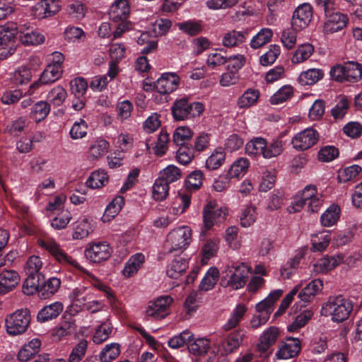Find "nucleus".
I'll list each match as a JSON object with an SVG mask.
<instances>
[{
	"instance_id": "obj_3",
	"label": "nucleus",
	"mask_w": 362,
	"mask_h": 362,
	"mask_svg": "<svg viewBox=\"0 0 362 362\" xmlns=\"http://www.w3.org/2000/svg\"><path fill=\"white\" fill-rule=\"evenodd\" d=\"M352 310V302L339 295L328 298L322 307L321 314L326 317L330 316L332 322L339 323L347 320Z\"/></svg>"
},
{
	"instance_id": "obj_10",
	"label": "nucleus",
	"mask_w": 362,
	"mask_h": 362,
	"mask_svg": "<svg viewBox=\"0 0 362 362\" xmlns=\"http://www.w3.org/2000/svg\"><path fill=\"white\" fill-rule=\"evenodd\" d=\"M325 20L322 25V32L325 35L333 34L345 28L349 22L346 14L338 11H330L325 13Z\"/></svg>"
},
{
	"instance_id": "obj_62",
	"label": "nucleus",
	"mask_w": 362,
	"mask_h": 362,
	"mask_svg": "<svg viewBox=\"0 0 362 362\" xmlns=\"http://www.w3.org/2000/svg\"><path fill=\"white\" fill-rule=\"evenodd\" d=\"M193 337L194 334L189 330L186 329L170 338L168 341V344L170 348L179 349L185 344L188 346Z\"/></svg>"
},
{
	"instance_id": "obj_6",
	"label": "nucleus",
	"mask_w": 362,
	"mask_h": 362,
	"mask_svg": "<svg viewBox=\"0 0 362 362\" xmlns=\"http://www.w3.org/2000/svg\"><path fill=\"white\" fill-rule=\"evenodd\" d=\"M228 215V210L225 207H218L214 202H209L203 210L204 228L200 233V239L206 235L207 230L214 226L218 225L224 221Z\"/></svg>"
},
{
	"instance_id": "obj_53",
	"label": "nucleus",
	"mask_w": 362,
	"mask_h": 362,
	"mask_svg": "<svg viewBox=\"0 0 362 362\" xmlns=\"http://www.w3.org/2000/svg\"><path fill=\"white\" fill-rule=\"evenodd\" d=\"M273 32L270 28L261 29L250 40V46L253 49H258L271 41Z\"/></svg>"
},
{
	"instance_id": "obj_24",
	"label": "nucleus",
	"mask_w": 362,
	"mask_h": 362,
	"mask_svg": "<svg viewBox=\"0 0 362 362\" xmlns=\"http://www.w3.org/2000/svg\"><path fill=\"white\" fill-rule=\"evenodd\" d=\"M129 11V4L127 0H117L110 6V18L115 22L126 21Z\"/></svg>"
},
{
	"instance_id": "obj_37",
	"label": "nucleus",
	"mask_w": 362,
	"mask_h": 362,
	"mask_svg": "<svg viewBox=\"0 0 362 362\" xmlns=\"http://www.w3.org/2000/svg\"><path fill=\"white\" fill-rule=\"evenodd\" d=\"M14 33L8 28L0 29V55L7 57L11 54Z\"/></svg>"
},
{
	"instance_id": "obj_32",
	"label": "nucleus",
	"mask_w": 362,
	"mask_h": 362,
	"mask_svg": "<svg viewBox=\"0 0 362 362\" xmlns=\"http://www.w3.org/2000/svg\"><path fill=\"white\" fill-rule=\"evenodd\" d=\"M340 214L341 209L339 205H330L320 216L321 225L327 228L334 226L339 220Z\"/></svg>"
},
{
	"instance_id": "obj_2",
	"label": "nucleus",
	"mask_w": 362,
	"mask_h": 362,
	"mask_svg": "<svg viewBox=\"0 0 362 362\" xmlns=\"http://www.w3.org/2000/svg\"><path fill=\"white\" fill-rule=\"evenodd\" d=\"M250 267L243 262H228L222 271L221 285L224 288L238 290L246 284Z\"/></svg>"
},
{
	"instance_id": "obj_42",
	"label": "nucleus",
	"mask_w": 362,
	"mask_h": 362,
	"mask_svg": "<svg viewBox=\"0 0 362 362\" xmlns=\"http://www.w3.org/2000/svg\"><path fill=\"white\" fill-rule=\"evenodd\" d=\"M219 277V270L215 267H210L202 279L199 288L200 291H209L213 289Z\"/></svg>"
},
{
	"instance_id": "obj_1",
	"label": "nucleus",
	"mask_w": 362,
	"mask_h": 362,
	"mask_svg": "<svg viewBox=\"0 0 362 362\" xmlns=\"http://www.w3.org/2000/svg\"><path fill=\"white\" fill-rule=\"evenodd\" d=\"M37 243L41 247L47 250L52 256H54L59 263L62 264L70 265L86 274L88 276V281L91 285L95 288L105 293V296L108 300V302L111 306L112 308L117 306V300L111 289L103 284L93 274H90L89 272L82 267L76 259L64 252V251L61 248L60 245L53 238L49 237L40 238L37 240Z\"/></svg>"
},
{
	"instance_id": "obj_26",
	"label": "nucleus",
	"mask_w": 362,
	"mask_h": 362,
	"mask_svg": "<svg viewBox=\"0 0 362 362\" xmlns=\"http://www.w3.org/2000/svg\"><path fill=\"white\" fill-rule=\"evenodd\" d=\"M145 262V256L142 253L132 255L125 263L122 274L126 278L134 276L141 268Z\"/></svg>"
},
{
	"instance_id": "obj_59",
	"label": "nucleus",
	"mask_w": 362,
	"mask_h": 362,
	"mask_svg": "<svg viewBox=\"0 0 362 362\" xmlns=\"http://www.w3.org/2000/svg\"><path fill=\"white\" fill-rule=\"evenodd\" d=\"M62 74V69L48 64L40 76V82L42 84L54 83L61 77Z\"/></svg>"
},
{
	"instance_id": "obj_29",
	"label": "nucleus",
	"mask_w": 362,
	"mask_h": 362,
	"mask_svg": "<svg viewBox=\"0 0 362 362\" xmlns=\"http://www.w3.org/2000/svg\"><path fill=\"white\" fill-rule=\"evenodd\" d=\"M250 165V160L247 158H238L232 163L228 170L227 175L229 178L240 179L246 175Z\"/></svg>"
},
{
	"instance_id": "obj_5",
	"label": "nucleus",
	"mask_w": 362,
	"mask_h": 362,
	"mask_svg": "<svg viewBox=\"0 0 362 362\" xmlns=\"http://www.w3.org/2000/svg\"><path fill=\"white\" fill-rule=\"evenodd\" d=\"M192 231L189 226H183L172 230L167 235L168 252L182 253L192 242Z\"/></svg>"
},
{
	"instance_id": "obj_33",
	"label": "nucleus",
	"mask_w": 362,
	"mask_h": 362,
	"mask_svg": "<svg viewBox=\"0 0 362 362\" xmlns=\"http://www.w3.org/2000/svg\"><path fill=\"white\" fill-rule=\"evenodd\" d=\"M188 268V262L184 257L173 259L166 269V274L171 279H177Z\"/></svg>"
},
{
	"instance_id": "obj_49",
	"label": "nucleus",
	"mask_w": 362,
	"mask_h": 362,
	"mask_svg": "<svg viewBox=\"0 0 362 362\" xmlns=\"http://www.w3.org/2000/svg\"><path fill=\"white\" fill-rule=\"evenodd\" d=\"M305 189L310 191L309 194L312 195L306 200L308 210L312 212H317L323 204L322 194L317 192V188L314 185H308L305 187Z\"/></svg>"
},
{
	"instance_id": "obj_63",
	"label": "nucleus",
	"mask_w": 362,
	"mask_h": 362,
	"mask_svg": "<svg viewBox=\"0 0 362 362\" xmlns=\"http://www.w3.org/2000/svg\"><path fill=\"white\" fill-rule=\"evenodd\" d=\"M361 170V167L358 165H350L339 170L338 179L340 182L343 183L352 181L358 177Z\"/></svg>"
},
{
	"instance_id": "obj_41",
	"label": "nucleus",
	"mask_w": 362,
	"mask_h": 362,
	"mask_svg": "<svg viewBox=\"0 0 362 362\" xmlns=\"http://www.w3.org/2000/svg\"><path fill=\"white\" fill-rule=\"evenodd\" d=\"M226 160V153L222 148H216L206 158L205 167L209 170H214L221 167Z\"/></svg>"
},
{
	"instance_id": "obj_60",
	"label": "nucleus",
	"mask_w": 362,
	"mask_h": 362,
	"mask_svg": "<svg viewBox=\"0 0 362 362\" xmlns=\"http://www.w3.org/2000/svg\"><path fill=\"white\" fill-rule=\"evenodd\" d=\"M293 95V88L291 85H284L270 98L269 101L273 105H279L290 99Z\"/></svg>"
},
{
	"instance_id": "obj_9",
	"label": "nucleus",
	"mask_w": 362,
	"mask_h": 362,
	"mask_svg": "<svg viewBox=\"0 0 362 362\" xmlns=\"http://www.w3.org/2000/svg\"><path fill=\"white\" fill-rule=\"evenodd\" d=\"M112 250L106 241L89 243L84 250V255L90 263L98 264L107 260Z\"/></svg>"
},
{
	"instance_id": "obj_23",
	"label": "nucleus",
	"mask_w": 362,
	"mask_h": 362,
	"mask_svg": "<svg viewBox=\"0 0 362 362\" xmlns=\"http://www.w3.org/2000/svg\"><path fill=\"white\" fill-rule=\"evenodd\" d=\"M33 16L38 19H42L54 15L57 11L55 0H41L33 8Z\"/></svg>"
},
{
	"instance_id": "obj_20",
	"label": "nucleus",
	"mask_w": 362,
	"mask_h": 362,
	"mask_svg": "<svg viewBox=\"0 0 362 362\" xmlns=\"http://www.w3.org/2000/svg\"><path fill=\"white\" fill-rule=\"evenodd\" d=\"M246 337L245 331L239 329L230 333L223 341L222 347L225 354H230L238 349Z\"/></svg>"
},
{
	"instance_id": "obj_12",
	"label": "nucleus",
	"mask_w": 362,
	"mask_h": 362,
	"mask_svg": "<svg viewBox=\"0 0 362 362\" xmlns=\"http://www.w3.org/2000/svg\"><path fill=\"white\" fill-rule=\"evenodd\" d=\"M313 18V8L310 4L304 3L299 5L292 16V27L301 30L308 26Z\"/></svg>"
},
{
	"instance_id": "obj_58",
	"label": "nucleus",
	"mask_w": 362,
	"mask_h": 362,
	"mask_svg": "<svg viewBox=\"0 0 362 362\" xmlns=\"http://www.w3.org/2000/svg\"><path fill=\"white\" fill-rule=\"evenodd\" d=\"M172 26V21L167 18L157 19L151 23L150 32L154 37H160L166 35Z\"/></svg>"
},
{
	"instance_id": "obj_25",
	"label": "nucleus",
	"mask_w": 362,
	"mask_h": 362,
	"mask_svg": "<svg viewBox=\"0 0 362 362\" xmlns=\"http://www.w3.org/2000/svg\"><path fill=\"white\" fill-rule=\"evenodd\" d=\"M93 231V225L91 221L86 216H82L74 223L72 238L74 240H81L88 237Z\"/></svg>"
},
{
	"instance_id": "obj_30",
	"label": "nucleus",
	"mask_w": 362,
	"mask_h": 362,
	"mask_svg": "<svg viewBox=\"0 0 362 362\" xmlns=\"http://www.w3.org/2000/svg\"><path fill=\"white\" fill-rule=\"evenodd\" d=\"M41 346V341L35 338L25 344L18 351V359L21 362H27L37 354Z\"/></svg>"
},
{
	"instance_id": "obj_61",
	"label": "nucleus",
	"mask_w": 362,
	"mask_h": 362,
	"mask_svg": "<svg viewBox=\"0 0 362 362\" xmlns=\"http://www.w3.org/2000/svg\"><path fill=\"white\" fill-rule=\"evenodd\" d=\"M224 240L228 247L233 250H238L241 246V240L236 226H230L226 230Z\"/></svg>"
},
{
	"instance_id": "obj_38",
	"label": "nucleus",
	"mask_w": 362,
	"mask_h": 362,
	"mask_svg": "<svg viewBox=\"0 0 362 362\" xmlns=\"http://www.w3.org/2000/svg\"><path fill=\"white\" fill-rule=\"evenodd\" d=\"M124 204V199L122 196H117L107 206L101 218L103 222L106 223L113 219L121 211Z\"/></svg>"
},
{
	"instance_id": "obj_8",
	"label": "nucleus",
	"mask_w": 362,
	"mask_h": 362,
	"mask_svg": "<svg viewBox=\"0 0 362 362\" xmlns=\"http://www.w3.org/2000/svg\"><path fill=\"white\" fill-rule=\"evenodd\" d=\"M173 303V298L168 296H160L150 300L146 309V315L153 320H161L170 313V308Z\"/></svg>"
},
{
	"instance_id": "obj_40",
	"label": "nucleus",
	"mask_w": 362,
	"mask_h": 362,
	"mask_svg": "<svg viewBox=\"0 0 362 362\" xmlns=\"http://www.w3.org/2000/svg\"><path fill=\"white\" fill-rule=\"evenodd\" d=\"M109 181V176L104 170H96L90 173L86 180V185L91 189H99L105 186Z\"/></svg>"
},
{
	"instance_id": "obj_11",
	"label": "nucleus",
	"mask_w": 362,
	"mask_h": 362,
	"mask_svg": "<svg viewBox=\"0 0 362 362\" xmlns=\"http://www.w3.org/2000/svg\"><path fill=\"white\" fill-rule=\"evenodd\" d=\"M319 139L318 132L313 128H307L296 134L291 144L297 151H306L315 145Z\"/></svg>"
},
{
	"instance_id": "obj_44",
	"label": "nucleus",
	"mask_w": 362,
	"mask_h": 362,
	"mask_svg": "<svg viewBox=\"0 0 362 362\" xmlns=\"http://www.w3.org/2000/svg\"><path fill=\"white\" fill-rule=\"evenodd\" d=\"M121 353L119 344L112 342L106 344L99 354V359L101 362H112L115 360Z\"/></svg>"
},
{
	"instance_id": "obj_14",
	"label": "nucleus",
	"mask_w": 362,
	"mask_h": 362,
	"mask_svg": "<svg viewBox=\"0 0 362 362\" xmlns=\"http://www.w3.org/2000/svg\"><path fill=\"white\" fill-rule=\"evenodd\" d=\"M301 349V342L298 338L288 337L279 346L276 356L279 359H290L298 355Z\"/></svg>"
},
{
	"instance_id": "obj_35",
	"label": "nucleus",
	"mask_w": 362,
	"mask_h": 362,
	"mask_svg": "<svg viewBox=\"0 0 362 362\" xmlns=\"http://www.w3.org/2000/svg\"><path fill=\"white\" fill-rule=\"evenodd\" d=\"M313 316V312L310 309H305L300 311L293 319V321L287 326L289 332H297L305 327Z\"/></svg>"
},
{
	"instance_id": "obj_18",
	"label": "nucleus",
	"mask_w": 362,
	"mask_h": 362,
	"mask_svg": "<svg viewBox=\"0 0 362 362\" xmlns=\"http://www.w3.org/2000/svg\"><path fill=\"white\" fill-rule=\"evenodd\" d=\"M76 325L74 318L70 315L65 314L61 322L53 331V336L58 340L74 334Z\"/></svg>"
},
{
	"instance_id": "obj_54",
	"label": "nucleus",
	"mask_w": 362,
	"mask_h": 362,
	"mask_svg": "<svg viewBox=\"0 0 362 362\" xmlns=\"http://www.w3.org/2000/svg\"><path fill=\"white\" fill-rule=\"evenodd\" d=\"M346 81L356 82L362 76V66L358 62L349 61L345 62Z\"/></svg>"
},
{
	"instance_id": "obj_13",
	"label": "nucleus",
	"mask_w": 362,
	"mask_h": 362,
	"mask_svg": "<svg viewBox=\"0 0 362 362\" xmlns=\"http://www.w3.org/2000/svg\"><path fill=\"white\" fill-rule=\"evenodd\" d=\"M180 77L174 72L163 73L156 82L155 88L160 94H170L177 90Z\"/></svg>"
},
{
	"instance_id": "obj_57",
	"label": "nucleus",
	"mask_w": 362,
	"mask_h": 362,
	"mask_svg": "<svg viewBox=\"0 0 362 362\" xmlns=\"http://www.w3.org/2000/svg\"><path fill=\"white\" fill-rule=\"evenodd\" d=\"M66 90L60 86L53 88L47 94L48 103L53 106L58 107L63 104L66 98Z\"/></svg>"
},
{
	"instance_id": "obj_48",
	"label": "nucleus",
	"mask_w": 362,
	"mask_h": 362,
	"mask_svg": "<svg viewBox=\"0 0 362 362\" xmlns=\"http://www.w3.org/2000/svg\"><path fill=\"white\" fill-rule=\"evenodd\" d=\"M314 52V47L310 43H304L298 47L293 53L291 61L293 64H300L308 59Z\"/></svg>"
},
{
	"instance_id": "obj_47",
	"label": "nucleus",
	"mask_w": 362,
	"mask_h": 362,
	"mask_svg": "<svg viewBox=\"0 0 362 362\" xmlns=\"http://www.w3.org/2000/svg\"><path fill=\"white\" fill-rule=\"evenodd\" d=\"M113 327L112 324L105 321L98 325L93 335V341L95 344H100L107 340L112 334Z\"/></svg>"
},
{
	"instance_id": "obj_46",
	"label": "nucleus",
	"mask_w": 362,
	"mask_h": 362,
	"mask_svg": "<svg viewBox=\"0 0 362 362\" xmlns=\"http://www.w3.org/2000/svg\"><path fill=\"white\" fill-rule=\"evenodd\" d=\"M266 147V139L263 137H254L245 144V153L252 157L263 155L264 148Z\"/></svg>"
},
{
	"instance_id": "obj_17",
	"label": "nucleus",
	"mask_w": 362,
	"mask_h": 362,
	"mask_svg": "<svg viewBox=\"0 0 362 362\" xmlns=\"http://www.w3.org/2000/svg\"><path fill=\"white\" fill-rule=\"evenodd\" d=\"M64 305L56 301L42 308L37 313V320L43 323L57 318L63 311Z\"/></svg>"
},
{
	"instance_id": "obj_52",
	"label": "nucleus",
	"mask_w": 362,
	"mask_h": 362,
	"mask_svg": "<svg viewBox=\"0 0 362 362\" xmlns=\"http://www.w3.org/2000/svg\"><path fill=\"white\" fill-rule=\"evenodd\" d=\"M240 223L242 227L251 226L257 219L256 207L253 205H247L242 209L239 216Z\"/></svg>"
},
{
	"instance_id": "obj_51",
	"label": "nucleus",
	"mask_w": 362,
	"mask_h": 362,
	"mask_svg": "<svg viewBox=\"0 0 362 362\" xmlns=\"http://www.w3.org/2000/svg\"><path fill=\"white\" fill-rule=\"evenodd\" d=\"M324 73L320 69H310L302 72L298 76L301 85H313L322 78Z\"/></svg>"
},
{
	"instance_id": "obj_50",
	"label": "nucleus",
	"mask_w": 362,
	"mask_h": 362,
	"mask_svg": "<svg viewBox=\"0 0 362 362\" xmlns=\"http://www.w3.org/2000/svg\"><path fill=\"white\" fill-rule=\"evenodd\" d=\"M285 143L279 139H273L270 143L266 141V147L264 148L262 157L270 159L281 155L284 151Z\"/></svg>"
},
{
	"instance_id": "obj_27",
	"label": "nucleus",
	"mask_w": 362,
	"mask_h": 362,
	"mask_svg": "<svg viewBox=\"0 0 362 362\" xmlns=\"http://www.w3.org/2000/svg\"><path fill=\"white\" fill-rule=\"evenodd\" d=\"M323 288V282L320 279H315L306 285V286L298 293V298L305 303L313 300L316 295Z\"/></svg>"
},
{
	"instance_id": "obj_22",
	"label": "nucleus",
	"mask_w": 362,
	"mask_h": 362,
	"mask_svg": "<svg viewBox=\"0 0 362 362\" xmlns=\"http://www.w3.org/2000/svg\"><path fill=\"white\" fill-rule=\"evenodd\" d=\"M19 280V275L16 271L4 269L0 273V294L12 291Z\"/></svg>"
},
{
	"instance_id": "obj_55",
	"label": "nucleus",
	"mask_w": 362,
	"mask_h": 362,
	"mask_svg": "<svg viewBox=\"0 0 362 362\" xmlns=\"http://www.w3.org/2000/svg\"><path fill=\"white\" fill-rule=\"evenodd\" d=\"M181 175V171L177 166L169 165L160 171L158 177L169 185L180 180Z\"/></svg>"
},
{
	"instance_id": "obj_39",
	"label": "nucleus",
	"mask_w": 362,
	"mask_h": 362,
	"mask_svg": "<svg viewBox=\"0 0 362 362\" xmlns=\"http://www.w3.org/2000/svg\"><path fill=\"white\" fill-rule=\"evenodd\" d=\"M246 40V33L235 30L225 33L222 38V45L225 47H238Z\"/></svg>"
},
{
	"instance_id": "obj_31",
	"label": "nucleus",
	"mask_w": 362,
	"mask_h": 362,
	"mask_svg": "<svg viewBox=\"0 0 362 362\" xmlns=\"http://www.w3.org/2000/svg\"><path fill=\"white\" fill-rule=\"evenodd\" d=\"M247 308L244 304H237L232 310L227 322L223 325L224 331H229L238 327L243 319Z\"/></svg>"
},
{
	"instance_id": "obj_56",
	"label": "nucleus",
	"mask_w": 362,
	"mask_h": 362,
	"mask_svg": "<svg viewBox=\"0 0 362 362\" xmlns=\"http://www.w3.org/2000/svg\"><path fill=\"white\" fill-rule=\"evenodd\" d=\"M43 267V262L39 256H30L25 265V272L27 275H37L38 276H43L41 269Z\"/></svg>"
},
{
	"instance_id": "obj_28",
	"label": "nucleus",
	"mask_w": 362,
	"mask_h": 362,
	"mask_svg": "<svg viewBox=\"0 0 362 362\" xmlns=\"http://www.w3.org/2000/svg\"><path fill=\"white\" fill-rule=\"evenodd\" d=\"M282 294V289H276L271 291L267 298L257 304V313L259 314L263 313H268V316H270L274 310V303L280 298Z\"/></svg>"
},
{
	"instance_id": "obj_16",
	"label": "nucleus",
	"mask_w": 362,
	"mask_h": 362,
	"mask_svg": "<svg viewBox=\"0 0 362 362\" xmlns=\"http://www.w3.org/2000/svg\"><path fill=\"white\" fill-rule=\"evenodd\" d=\"M188 349L191 354L198 358L205 357L209 353L216 354L212 349L211 341L206 337L194 339L193 337L189 342Z\"/></svg>"
},
{
	"instance_id": "obj_43",
	"label": "nucleus",
	"mask_w": 362,
	"mask_h": 362,
	"mask_svg": "<svg viewBox=\"0 0 362 362\" xmlns=\"http://www.w3.org/2000/svg\"><path fill=\"white\" fill-rule=\"evenodd\" d=\"M220 240L218 237L206 239L202 247V262L215 257L219 250Z\"/></svg>"
},
{
	"instance_id": "obj_36",
	"label": "nucleus",
	"mask_w": 362,
	"mask_h": 362,
	"mask_svg": "<svg viewBox=\"0 0 362 362\" xmlns=\"http://www.w3.org/2000/svg\"><path fill=\"white\" fill-rule=\"evenodd\" d=\"M259 96L258 90L249 88L238 98L237 105L240 109H247L257 103Z\"/></svg>"
},
{
	"instance_id": "obj_34",
	"label": "nucleus",
	"mask_w": 362,
	"mask_h": 362,
	"mask_svg": "<svg viewBox=\"0 0 362 362\" xmlns=\"http://www.w3.org/2000/svg\"><path fill=\"white\" fill-rule=\"evenodd\" d=\"M331 240V232L323 230L313 234L311 237L312 250L313 252H322L329 245Z\"/></svg>"
},
{
	"instance_id": "obj_4",
	"label": "nucleus",
	"mask_w": 362,
	"mask_h": 362,
	"mask_svg": "<svg viewBox=\"0 0 362 362\" xmlns=\"http://www.w3.org/2000/svg\"><path fill=\"white\" fill-rule=\"evenodd\" d=\"M30 314L28 309H18L7 315L5 317L6 333L10 336H18L24 334L30 324Z\"/></svg>"
},
{
	"instance_id": "obj_21",
	"label": "nucleus",
	"mask_w": 362,
	"mask_h": 362,
	"mask_svg": "<svg viewBox=\"0 0 362 362\" xmlns=\"http://www.w3.org/2000/svg\"><path fill=\"white\" fill-rule=\"evenodd\" d=\"M91 288L79 285L74 288L69 293V298L71 303L81 308L85 306L86 301L91 298Z\"/></svg>"
},
{
	"instance_id": "obj_45",
	"label": "nucleus",
	"mask_w": 362,
	"mask_h": 362,
	"mask_svg": "<svg viewBox=\"0 0 362 362\" xmlns=\"http://www.w3.org/2000/svg\"><path fill=\"white\" fill-rule=\"evenodd\" d=\"M50 112L49 104L46 101H38L31 107L30 117L35 120V122L39 123L43 121L49 115Z\"/></svg>"
},
{
	"instance_id": "obj_64",
	"label": "nucleus",
	"mask_w": 362,
	"mask_h": 362,
	"mask_svg": "<svg viewBox=\"0 0 362 362\" xmlns=\"http://www.w3.org/2000/svg\"><path fill=\"white\" fill-rule=\"evenodd\" d=\"M204 173L201 170H194L191 173L185 182V186L189 191H196L202 185Z\"/></svg>"
},
{
	"instance_id": "obj_15",
	"label": "nucleus",
	"mask_w": 362,
	"mask_h": 362,
	"mask_svg": "<svg viewBox=\"0 0 362 362\" xmlns=\"http://www.w3.org/2000/svg\"><path fill=\"white\" fill-rule=\"evenodd\" d=\"M344 259L341 254L334 256L325 255L318 259L313 265V272L315 274H326L339 265Z\"/></svg>"
},
{
	"instance_id": "obj_7",
	"label": "nucleus",
	"mask_w": 362,
	"mask_h": 362,
	"mask_svg": "<svg viewBox=\"0 0 362 362\" xmlns=\"http://www.w3.org/2000/svg\"><path fill=\"white\" fill-rule=\"evenodd\" d=\"M171 110L173 118L181 121L199 116L204 110V107L201 103H189L186 98H180L174 102Z\"/></svg>"
},
{
	"instance_id": "obj_19",
	"label": "nucleus",
	"mask_w": 362,
	"mask_h": 362,
	"mask_svg": "<svg viewBox=\"0 0 362 362\" xmlns=\"http://www.w3.org/2000/svg\"><path fill=\"white\" fill-rule=\"evenodd\" d=\"M110 143L103 137L93 139L89 144L88 157L90 159L96 160L103 157L110 150Z\"/></svg>"
}]
</instances>
